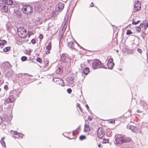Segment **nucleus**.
<instances>
[{"label":"nucleus","instance_id":"1","mask_svg":"<svg viewBox=\"0 0 148 148\" xmlns=\"http://www.w3.org/2000/svg\"><path fill=\"white\" fill-rule=\"evenodd\" d=\"M68 16L69 15L67 14L65 15L64 18V22H63L59 31V36L61 38L63 37L64 32L68 22Z\"/></svg>","mask_w":148,"mask_h":148},{"label":"nucleus","instance_id":"2","mask_svg":"<svg viewBox=\"0 0 148 148\" xmlns=\"http://www.w3.org/2000/svg\"><path fill=\"white\" fill-rule=\"evenodd\" d=\"M115 140L117 143L121 144L130 142L131 141V139L130 138L124 136L119 135L116 136Z\"/></svg>","mask_w":148,"mask_h":148},{"label":"nucleus","instance_id":"3","mask_svg":"<svg viewBox=\"0 0 148 148\" xmlns=\"http://www.w3.org/2000/svg\"><path fill=\"white\" fill-rule=\"evenodd\" d=\"M45 3L44 1H38L33 3V5L34 10L38 12H40L43 10V7Z\"/></svg>","mask_w":148,"mask_h":148},{"label":"nucleus","instance_id":"4","mask_svg":"<svg viewBox=\"0 0 148 148\" xmlns=\"http://www.w3.org/2000/svg\"><path fill=\"white\" fill-rule=\"evenodd\" d=\"M92 67L93 69H95L100 68L107 69L105 66L101 63V61L98 60H95L92 62Z\"/></svg>","mask_w":148,"mask_h":148},{"label":"nucleus","instance_id":"5","mask_svg":"<svg viewBox=\"0 0 148 148\" xmlns=\"http://www.w3.org/2000/svg\"><path fill=\"white\" fill-rule=\"evenodd\" d=\"M21 10L24 14H27L32 13L34 10L33 7L29 5L23 6Z\"/></svg>","mask_w":148,"mask_h":148},{"label":"nucleus","instance_id":"6","mask_svg":"<svg viewBox=\"0 0 148 148\" xmlns=\"http://www.w3.org/2000/svg\"><path fill=\"white\" fill-rule=\"evenodd\" d=\"M18 33L19 36L22 38H24L27 36L26 30L23 27H21L17 29Z\"/></svg>","mask_w":148,"mask_h":148},{"label":"nucleus","instance_id":"7","mask_svg":"<svg viewBox=\"0 0 148 148\" xmlns=\"http://www.w3.org/2000/svg\"><path fill=\"white\" fill-rule=\"evenodd\" d=\"M60 59L62 62H69L70 61V59L68 55L65 53H63L61 56Z\"/></svg>","mask_w":148,"mask_h":148},{"label":"nucleus","instance_id":"8","mask_svg":"<svg viewBox=\"0 0 148 148\" xmlns=\"http://www.w3.org/2000/svg\"><path fill=\"white\" fill-rule=\"evenodd\" d=\"M105 134V130L102 128H99L98 130L97 135L100 138H102Z\"/></svg>","mask_w":148,"mask_h":148},{"label":"nucleus","instance_id":"9","mask_svg":"<svg viewBox=\"0 0 148 148\" xmlns=\"http://www.w3.org/2000/svg\"><path fill=\"white\" fill-rule=\"evenodd\" d=\"M53 81L57 84H59L62 86H64L63 81L61 79L58 78H53Z\"/></svg>","mask_w":148,"mask_h":148},{"label":"nucleus","instance_id":"10","mask_svg":"<svg viewBox=\"0 0 148 148\" xmlns=\"http://www.w3.org/2000/svg\"><path fill=\"white\" fill-rule=\"evenodd\" d=\"M134 10L133 11L134 12L138 11L141 9V5L139 1L137 0L135 2L134 5Z\"/></svg>","mask_w":148,"mask_h":148},{"label":"nucleus","instance_id":"11","mask_svg":"<svg viewBox=\"0 0 148 148\" xmlns=\"http://www.w3.org/2000/svg\"><path fill=\"white\" fill-rule=\"evenodd\" d=\"M113 59H110L107 63V65L108 69H112L114 65V63L113 62Z\"/></svg>","mask_w":148,"mask_h":148},{"label":"nucleus","instance_id":"12","mask_svg":"<svg viewBox=\"0 0 148 148\" xmlns=\"http://www.w3.org/2000/svg\"><path fill=\"white\" fill-rule=\"evenodd\" d=\"M64 6V3H59L57 6L56 9L58 12H60L62 10Z\"/></svg>","mask_w":148,"mask_h":148},{"label":"nucleus","instance_id":"13","mask_svg":"<svg viewBox=\"0 0 148 148\" xmlns=\"http://www.w3.org/2000/svg\"><path fill=\"white\" fill-rule=\"evenodd\" d=\"M76 45V43H74L73 42L71 41L68 42V46L70 48L72 49H75V46Z\"/></svg>","mask_w":148,"mask_h":148},{"label":"nucleus","instance_id":"14","mask_svg":"<svg viewBox=\"0 0 148 148\" xmlns=\"http://www.w3.org/2000/svg\"><path fill=\"white\" fill-rule=\"evenodd\" d=\"M14 99V97L13 95L10 96L9 97L5 100V102L7 103L12 102Z\"/></svg>","mask_w":148,"mask_h":148},{"label":"nucleus","instance_id":"15","mask_svg":"<svg viewBox=\"0 0 148 148\" xmlns=\"http://www.w3.org/2000/svg\"><path fill=\"white\" fill-rule=\"evenodd\" d=\"M4 65L3 68L5 70H7L11 69L12 66L8 62H6L4 64Z\"/></svg>","mask_w":148,"mask_h":148},{"label":"nucleus","instance_id":"16","mask_svg":"<svg viewBox=\"0 0 148 148\" xmlns=\"http://www.w3.org/2000/svg\"><path fill=\"white\" fill-rule=\"evenodd\" d=\"M127 129L131 130L132 132H135L136 131V127L132 125H128L127 126Z\"/></svg>","mask_w":148,"mask_h":148},{"label":"nucleus","instance_id":"17","mask_svg":"<svg viewBox=\"0 0 148 148\" xmlns=\"http://www.w3.org/2000/svg\"><path fill=\"white\" fill-rule=\"evenodd\" d=\"M56 74L60 75L63 73V70L61 67H57L56 68Z\"/></svg>","mask_w":148,"mask_h":148},{"label":"nucleus","instance_id":"18","mask_svg":"<svg viewBox=\"0 0 148 148\" xmlns=\"http://www.w3.org/2000/svg\"><path fill=\"white\" fill-rule=\"evenodd\" d=\"M14 13L15 15H16L17 17L21 18L22 16L21 12L18 11H16Z\"/></svg>","mask_w":148,"mask_h":148},{"label":"nucleus","instance_id":"19","mask_svg":"<svg viewBox=\"0 0 148 148\" xmlns=\"http://www.w3.org/2000/svg\"><path fill=\"white\" fill-rule=\"evenodd\" d=\"M51 43L49 42L48 43V45L46 46V49L47 50L46 52L48 53H49V51L51 49Z\"/></svg>","mask_w":148,"mask_h":148},{"label":"nucleus","instance_id":"20","mask_svg":"<svg viewBox=\"0 0 148 148\" xmlns=\"http://www.w3.org/2000/svg\"><path fill=\"white\" fill-rule=\"evenodd\" d=\"M90 72V70L88 68H85L83 69V73L86 75L88 74Z\"/></svg>","mask_w":148,"mask_h":148},{"label":"nucleus","instance_id":"21","mask_svg":"<svg viewBox=\"0 0 148 148\" xmlns=\"http://www.w3.org/2000/svg\"><path fill=\"white\" fill-rule=\"evenodd\" d=\"M4 3L6 4L10 5L12 4L13 1L12 0H4Z\"/></svg>","mask_w":148,"mask_h":148},{"label":"nucleus","instance_id":"22","mask_svg":"<svg viewBox=\"0 0 148 148\" xmlns=\"http://www.w3.org/2000/svg\"><path fill=\"white\" fill-rule=\"evenodd\" d=\"M74 79L73 77L70 78L69 79V84L71 85L73 84Z\"/></svg>","mask_w":148,"mask_h":148},{"label":"nucleus","instance_id":"23","mask_svg":"<svg viewBox=\"0 0 148 148\" xmlns=\"http://www.w3.org/2000/svg\"><path fill=\"white\" fill-rule=\"evenodd\" d=\"M120 147L121 148H129V145L126 143L121 144Z\"/></svg>","mask_w":148,"mask_h":148},{"label":"nucleus","instance_id":"24","mask_svg":"<svg viewBox=\"0 0 148 148\" xmlns=\"http://www.w3.org/2000/svg\"><path fill=\"white\" fill-rule=\"evenodd\" d=\"M12 74V72L11 71L7 72L5 74V76L7 77H9Z\"/></svg>","mask_w":148,"mask_h":148},{"label":"nucleus","instance_id":"25","mask_svg":"<svg viewBox=\"0 0 148 148\" xmlns=\"http://www.w3.org/2000/svg\"><path fill=\"white\" fill-rule=\"evenodd\" d=\"M6 41L5 40H0V46H2L6 44Z\"/></svg>","mask_w":148,"mask_h":148},{"label":"nucleus","instance_id":"26","mask_svg":"<svg viewBox=\"0 0 148 148\" xmlns=\"http://www.w3.org/2000/svg\"><path fill=\"white\" fill-rule=\"evenodd\" d=\"M1 9L2 10H4V12H6L8 10V8L5 5L1 7Z\"/></svg>","mask_w":148,"mask_h":148},{"label":"nucleus","instance_id":"27","mask_svg":"<svg viewBox=\"0 0 148 148\" xmlns=\"http://www.w3.org/2000/svg\"><path fill=\"white\" fill-rule=\"evenodd\" d=\"M0 142L3 147H6L5 143L3 140H1L0 141Z\"/></svg>","mask_w":148,"mask_h":148},{"label":"nucleus","instance_id":"28","mask_svg":"<svg viewBox=\"0 0 148 148\" xmlns=\"http://www.w3.org/2000/svg\"><path fill=\"white\" fill-rule=\"evenodd\" d=\"M10 49V47H5L3 49V51L5 52H6L8 51Z\"/></svg>","mask_w":148,"mask_h":148},{"label":"nucleus","instance_id":"29","mask_svg":"<svg viewBox=\"0 0 148 148\" xmlns=\"http://www.w3.org/2000/svg\"><path fill=\"white\" fill-rule=\"evenodd\" d=\"M136 31L138 33H140L141 31V28L140 26H138L136 27Z\"/></svg>","mask_w":148,"mask_h":148},{"label":"nucleus","instance_id":"30","mask_svg":"<svg viewBox=\"0 0 148 148\" xmlns=\"http://www.w3.org/2000/svg\"><path fill=\"white\" fill-rule=\"evenodd\" d=\"M140 21H138L137 22H135L134 20L132 21V24L134 25H136L140 23Z\"/></svg>","mask_w":148,"mask_h":148},{"label":"nucleus","instance_id":"31","mask_svg":"<svg viewBox=\"0 0 148 148\" xmlns=\"http://www.w3.org/2000/svg\"><path fill=\"white\" fill-rule=\"evenodd\" d=\"M86 138V136L84 135H81L79 137V139L81 140H82Z\"/></svg>","mask_w":148,"mask_h":148},{"label":"nucleus","instance_id":"32","mask_svg":"<svg viewBox=\"0 0 148 148\" xmlns=\"http://www.w3.org/2000/svg\"><path fill=\"white\" fill-rule=\"evenodd\" d=\"M27 59V57L25 56H23L21 58V60L23 61H25Z\"/></svg>","mask_w":148,"mask_h":148},{"label":"nucleus","instance_id":"33","mask_svg":"<svg viewBox=\"0 0 148 148\" xmlns=\"http://www.w3.org/2000/svg\"><path fill=\"white\" fill-rule=\"evenodd\" d=\"M89 128V126L88 125H87L86 124H85L84 125V132H86L87 131V130H86V128Z\"/></svg>","mask_w":148,"mask_h":148},{"label":"nucleus","instance_id":"34","mask_svg":"<svg viewBox=\"0 0 148 148\" xmlns=\"http://www.w3.org/2000/svg\"><path fill=\"white\" fill-rule=\"evenodd\" d=\"M132 33V32L130 30L128 29L127 30L126 34L127 35H130Z\"/></svg>","mask_w":148,"mask_h":148},{"label":"nucleus","instance_id":"35","mask_svg":"<svg viewBox=\"0 0 148 148\" xmlns=\"http://www.w3.org/2000/svg\"><path fill=\"white\" fill-rule=\"evenodd\" d=\"M36 61L40 63H41L42 62V59L40 58H37L36 59Z\"/></svg>","mask_w":148,"mask_h":148},{"label":"nucleus","instance_id":"36","mask_svg":"<svg viewBox=\"0 0 148 148\" xmlns=\"http://www.w3.org/2000/svg\"><path fill=\"white\" fill-rule=\"evenodd\" d=\"M45 66L44 67H46L49 63V61L47 60H44Z\"/></svg>","mask_w":148,"mask_h":148},{"label":"nucleus","instance_id":"37","mask_svg":"<svg viewBox=\"0 0 148 148\" xmlns=\"http://www.w3.org/2000/svg\"><path fill=\"white\" fill-rule=\"evenodd\" d=\"M1 125L2 126V129H5L6 127V125L4 124H3L2 123H1V125Z\"/></svg>","mask_w":148,"mask_h":148},{"label":"nucleus","instance_id":"38","mask_svg":"<svg viewBox=\"0 0 148 148\" xmlns=\"http://www.w3.org/2000/svg\"><path fill=\"white\" fill-rule=\"evenodd\" d=\"M67 92L68 93L70 94L71 92H72V90L70 88H69L67 89Z\"/></svg>","mask_w":148,"mask_h":148},{"label":"nucleus","instance_id":"39","mask_svg":"<svg viewBox=\"0 0 148 148\" xmlns=\"http://www.w3.org/2000/svg\"><path fill=\"white\" fill-rule=\"evenodd\" d=\"M31 42L33 44H34L36 42V40L34 39H33L32 40Z\"/></svg>","mask_w":148,"mask_h":148},{"label":"nucleus","instance_id":"40","mask_svg":"<svg viewBox=\"0 0 148 148\" xmlns=\"http://www.w3.org/2000/svg\"><path fill=\"white\" fill-rule=\"evenodd\" d=\"M80 129V127H78L76 130H75V131H74L73 132V134L74 133V132H77L78 130H79Z\"/></svg>","mask_w":148,"mask_h":148},{"label":"nucleus","instance_id":"41","mask_svg":"<svg viewBox=\"0 0 148 148\" xmlns=\"http://www.w3.org/2000/svg\"><path fill=\"white\" fill-rule=\"evenodd\" d=\"M43 38V36L42 35L40 34L39 35V38L40 39H42Z\"/></svg>","mask_w":148,"mask_h":148},{"label":"nucleus","instance_id":"42","mask_svg":"<svg viewBox=\"0 0 148 148\" xmlns=\"http://www.w3.org/2000/svg\"><path fill=\"white\" fill-rule=\"evenodd\" d=\"M88 120L91 121L92 119V118L90 116H88Z\"/></svg>","mask_w":148,"mask_h":148},{"label":"nucleus","instance_id":"43","mask_svg":"<svg viewBox=\"0 0 148 148\" xmlns=\"http://www.w3.org/2000/svg\"><path fill=\"white\" fill-rule=\"evenodd\" d=\"M18 134H19V137H21V138L23 137L24 136V135H23L22 134L20 133H19Z\"/></svg>","mask_w":148,"mask_h":148},{"label":"nucleus","instance_id":"44","mask_svg":"<svg viewBox=\"0 0 148 148\" xmlns=\"http://www.w3.org/2000/svg\"><path fill=\"white\" fill-rule=\"evenodd\" d=\"M137 51L140 53H142V50L140 49H137Z\"/></svg>","mask_w":148,"mask_h":148},{"label":"nucleus","instance_id":"45","mask_svg":"<svg viewBox=\"0 0 148 148\" xmlns=\"http://www.w3.org/2000/svg\"><path fill=\"white\" fill-rule=\"evenodd\" d=\"M18 134L19 133L17 131H14V134L16 135H18Z\"/></svg>","mask_w":148,"mask_h":148},{"label":"nucleus","instance_id":"46","mask_svg":"<svg viewBox=\"0 0 148 148\" xmlns=\"http://www.w3.org/2000/svg\"><path fill=\"white\" fill-rule=\"evenodd\" d=\"M4 89L5 90H7L8 88V86L7 85H5L4 87Z\"/></svg>","mask_w":148,"mask_h":148},{"label":"nucleus","instance_id":"47","mask_svg":"<svg viewBox=\"0 0 148 148\" xmlns=\"http://www.w3.org/2000/svg\"><path fill=\"white\" fill-rule=\"evenodd\" d=\"M148 27V23H147L146 25H145V29H146Z\"/></svg>","mask_w":148,"mask_h":148},{"label":"nucleus","instance_id":"48","mask_svg":"<svg viewBox=\"0 0 148 148\" xmlns=\"http://www.w3.org/2000/svg\"><path fill=\"white\" fill-rule=\"evenodd\" d=\"M94 4L93 2H92L90 5V7H92L94 6Z\"/></svg>","mask_w":148,"mask_h":148},{"label":"nucleus","instance_id":"49","mask_svg":"<svg viewBox=\"0 0 148 148\" xmlns=\"http://www.w3.org/2000/svg\"><path fill=\"white\" fill-rule=\"evenodd\" d=\"M85 106L87 109H89V107L87 104H86Z\"/></svg>","mask_w":148,"mask_h":148},{"label":"nucleus","instance_id":"50","mask_svg":"<svg viewBox=\"0 0 148 148\" xmlns=\"http://www.w3.org/2000/svg\"><path fill=\"white\" fill-rule=\"evenodd\" d=\"M79 110H80L82 112V108L80 106L79 107Z\"/></svg>","mask_w":148,"mask_h":148},{"label":"nucleus","instance_id":"51","mask_svg":"<svg viewBox=\"0 0 148 148\" xmlns=\"http://www.w3.org/2000/svg\"><path fill=\"white\" fill-rule=\"evenodd\" d=\"M77 106L78 107V108L80 106V104L79 103H77Z\"/></svg>","mask_w":148,"mask_h":148},{"label":"nucleus","instance_id":"52","mask_svg":"<svg viewBox=\"0 0 148 148\" xmlns=\"http://www.w3.org/2000/svg\"><path fill=\"white\" fill-rule=\"evenodd\" d=\"M137 112L138 113H140L141 112L140 111V110H138L137 111Z\"/></svg>","mask_w":148,"mask_h":148},{"label":"nucleus","instance_id":"53","mask_svg":"<svg viewBox=\"0 0 148 148\" xmlns=\"http://www.w3.org/2000/svg\"><path fill=\"white\" fill-rule=\"evenodd\" d=\"M5 138V137H3L1 138V140H3V139Z\"/></svg>","mask_w":148,"mask_h":148},{"label":"nucleus","instance_id":"54","mask_svg":"<svg viewBox=\"0 0 148 148\" xmlns=\"http://www.w3.org/2000/svg\"><path fill=\"white\" fill-rule=\"evenodd\" d=\"M144 25V24L143 23H140V25Z\"/></svg>","mask_w":148,"mask_h":148},{"label":"nucleus","instance_id":"55","mask_svg":"<svg viewBox=\"0 0 148 148\" xmlns=\"http://www.w3.org/2000/svg\"><path fill=\"white\" fill-rule=\"evenodd\" d=\"M101 146V145L100 144H99L98 145V146L99 147H100Z\"/></svg>","mask_w":148,"mask_h":148},{"label":"nucleus","instance_id":"56","mask_svg":"<svg viewBox=\"0 0 148 148\" xmlns=\"http://www.w3.org/2000/svg\"><path fill=\"white\" fill-rule=\"evenodd\" d=\"M20 92H19V91H18V94H20Z\"/></svg>","mask_w":148,"mask_h":148},{"label":"nucleus","instance_id":"57","mask_svg":"<svg viewBox=\"0 0 148 148\" xmlns=\"http://www.w3.org/2000/svg\"><path fill=\"white\" fill-rule=\"evenodd\" d=\"M28 55H30V53H28Z\"/></svg>","mask_w":148,"mask_h":148},{"label":"nucleus","instance_id":"58","mask_svg":"<svg viewBox=\"0 0 148 148\" xmlns=\"http://www.w3.org/2000/svg\"><path fill=\"white\" fill-rule=\"evenodd\" d=\"M69 139H71V138H70L69 137H67Z\"/></svg>","mask_w":148,"mask_h":148},{"label":"nucleus","instance_id":"59","mask_svg":"<svg viewBox=\"0 0 148 148\" xmlns=\"http://www.w3.org/2000/svg\"><path fill=\"white\" fill-rule=\"evenodd\" d=\"M116 52H119V50H116Z\"/></svg>","mask_w":148,"mask_h":148},{"label":"nucleus","instance_id":"60","mask_svg":"<svg viewBox=\"0 0 148 148\" xmlns=\"http://www.w3.org/2000/svg\"><path fill=\"white\" fill-rule=\"evenodd\" d=\"M76 45L77 44V45H78V43H76Z\"/></svg>","mask_w":148,"mask_h":148},{"label":"nucleus","instance_id":"61","mask_svg":"<svg viewBox=\"0 0 148 148\" xmlns=\"http://www.w3.org/2000/svg\"><path fill=\"white\" fill-rule=\"evenodd\" d=\"M148 54H147V58H148Z\"/></svg>","mask_w":148,"mask_h":148},{"label":"nucleus","instance_id":"62","mask_svg":"<svg viewBox=\"0 0 148 148\" xmlns=\"http://www.w3.org/2000/svg\"><path fill=\"white\" fill-rule=\"evenodd\" d=\"M3 2L4 3V0H2Z\"/></svg>","mask_w":148,"mask_h":148},{"label":"nucleus","instance_id":"63","mask_svg":"<svg viewBox=\"0 0 148 148\" xmlns=\"http://www.w3.org/2000/svg\"><path fill=\"white\" fill-rule=\"evenodd\" d=\"M19 96L18 95V97Z\"/></svg>","mask_w":148,"mask_h":148}]
</instances>
